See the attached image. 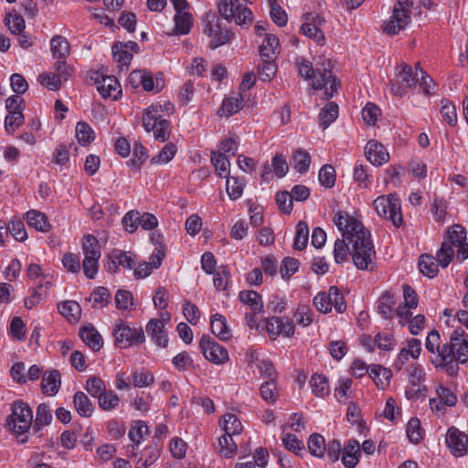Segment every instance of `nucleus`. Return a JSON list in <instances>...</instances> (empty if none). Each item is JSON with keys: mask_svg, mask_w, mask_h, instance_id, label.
<instances>
[{"mask_svg": "<svg viewBox=\"0 0 468 468\" xmlns=\"http://www.w3.org/2000/svg\"><path fill=\"white\" fill-rule=\"evenodd\" d=\"M113 259L119 266L132 270L135 266L136 257L131 251L113 250Z\"/></svg>", "mask_w": 468, "mask_h": 468, "instance_id": "603ef678", "label": "nucleus"}, {"mask_svg": "<svg viewBox=\"0 0 468 468\" xmlns=\"http://www.w3.org/2000/svg\"><path fill=\"white\" fill-rule=\"evenodd\" d=\"M82 250L85 257H98L101 258V245L96 237L93 235H87L82 239Z\"/></svg>", "mask_w": 468, "mask_h": 468, "instance_id": "c03bdc74", "label": "nucleus"}, {"mask_svg": "<svg viewBox=\"0 0 468 468\" xmlns=\"http://www.w3.org/2000/svg\"><path fill=\"white\" fill-rule=\"evenodd\" d=\"M154 381V375L147 370H140L133 373V383L135 388L149 387Z\"/></svg>", "mask_w": 468, "mask_h": 468, "instance_id": "e2e57ef3", "label": "nucleus"}, {"mask_svg": "<svg viewBox=\"0 0 468 468\" xmlns=\"http://www.w3.org/2000/svg\"><path fill=\"white\" fill-rule=\"evenodd\" d=\"M411 0H398L394 5L390 18L384 22L382 29L388 35H396L411 21Z\"/></svg>", "mask_w": 468, "mask_h": 468, "instance_id": "39448f33", "label": "nucleus"}, {"mask_svg": "<svg viewBox=\"0 0 468 468\" xmlns=\"http://www.w3.org/2000/svg\"><path fill=\"white\" fill-rule=\"evenodd\" d=\"M76 137L80 144L86 145L94 140V132L88 123L80 122L76 126Z\"/></svg>", "mask_w": 468, "mask_h": 468, "instance_id": "49530a36", "label": "nucleus"}, {"mask_svg": "<svg viewBox=\"0 0 468 468\" xmlns=\"http://www.w3.org/2000/svg\"><path fill=\"white\" fill-rule=\"evenodd\" d=\"M26 220L29 227L42 232H48L50 229V224L44 213L37 210H30L26 214Z\"/></svg>", "mask_w": 468, "mask_h": 468, "instance_id": "b1692460", "label": "nucleus"}, {"mask_svg": "<svg viewBox=\"0 0 468 468\" xmlns=\"http://www.w3.org/2000/svg\"><path fill=\"white\" fill-rule=\"evenodd\" d=\"M99 406L103 410H112L115 409L119 404V397L112 390L105 391L102 395L98 398Z\"/></svg>", "mask_w": 468, "mask_h": 468, "instance_id": "680f3d73", "label": "nucleus"}, {"mask_svg": "<svg viewBox=\"0 0 468 468\" xmlns=\"http://www.w3.org/2000/svg\"><path fill=\"white\" fill-rule=\"evenodd\" d=\"M146 158L147 153L145 147L141 143H135L133 149V158L128 164L132 168L138 170Z\"/></svg>", "mask_w": 468, "mask_h": 468, "instance_id": "864d4df0", "label": "nucleus"}, {"mask_svg": "<svg viewBox=\"0 0 468 468\" xmlns=\"http://www.w3.org/2000/svg\"><path fill=\"white\" fill-rule=\"evenodd\" d=\"M233 435H224L218 438V453L225 458H231L237 453V443L234 441Z\"/></svg>", "mask_w": 468, "mask_h": 468, "instance_id": "473e14b6", "label": "nucleus"}, {"mask_svg": "<svg viewBox=\"0 0 468 468\" xmlns=\"http://www.w3.org/2000/svg\"><path fill=\"white\" fill-rule=\"evenodd\" d=\"M50 46L52 55L55 58H66L69 55V43L62 36H55L50 41Z\"/></svg>", "mask_w": 468, "mask_h": 468, "instance_id": "bb28decb", "label": "nucleus"}, {"mask_svg": "<svg viewBox=\"0 0 468 468\" xmlns=\"http://www.w3.org/2000/svg\"><path fill=\"white\" fill-rule=\"evenodd\" d=\"M242 101L243 99L241 94L226 98L219 110L220 115H226L229 117L238 112L242 107Z\"/></svg>", "mask_w": 468, "mask_h": 468, "instance_id": "f704fd0d", "label": "nucleus"}, {"mask_svg": "<svg viewBox=\"0 0 468 468\" xmlns=\"http://www.w3.org/2000/svg\"><path fill=\"white\" fill-rule=\"evenodd\" d=\"M447 233L452 247H461L466 239L465 229L459 224L453 225Z\"/></svg>", "mask_w": 468, "mask_h": 468, "instance_id": "09e8293b", "label": "nucleus"}, {"mask_svg": "<svg viewBox=\"0 0 468 468\" xmlns=\"http://www.w3.org/2000/svg\"><path fill=\"white\" fill-rule=\"evenodd\" d=\"M7 425L16 434H24L29 431L33 422V412L30 407L21 401L13 405L12 414L7 418Z\"/></svg>", "mask_w": 468, "mask_h": 468, "instance_id": "0eeeda50", "label": "nucleus"}, {"mask_svg": "<svg viewBox=\"0 0 468 468\" xmlns=\"http://www.w3.org/2000/svg\"><path fill=\"white\" fill-rule=\"evenodd\" d=\"M82 341L94 351H99L102 346V338L93 326H86L80 332Z\"/></svg>", "mask_w": 468, "mask_h": 468, "instance_id": "393cba45", "label": "nucleus"}, {"mask_svg": "<svg viewBox=\"0 0 468 468\" xmlns=\"http://www.w3.org/2000/svg\"><path fill=\"white\" fill-rule=\"evenodd\" d=\"M366 156L367 160L375 165H381L388 162L389 158V154L385 146L376 141H369L367 144Z\"/></svg>", "mask_w": 468, "mask_h": 468, "instance_id": "4468645a", "label": "nucleus"}, {"mask_svg": "<svg viewBox=\"0 0 468 468\" xmlns=\"http://www.w3.org/2000/svg\"><path fill=\"white\" fill-rule=\"evenodd\" d=\"M61 385L60 373L57 369L47 371L42 378L41 389L48 396H54L58 393Z\"/></svg>", "mask_w": 468, "mask_h": 468, "instance_id": "dca6fc26", "label": "nucleus"}, {"mask_svg": "<svg viewBox=\"0 0 468 468\" xmlns=\"http://www.w3.org/2000/svg\"><path fill=\"white\" fill-rule=\"evenodd\" d=\"M318 178L324 187H333L335 184V168L330 165H324L319 171Z\"/></svg>", "mask_w": 468, "mask_h": 468, "instance_id": "4d7b16f0", "label": "nucleus"}, {"mask_svg": "<svg viewBox=\"0 0 468 468\" xmlns=\"http://www.w3.org/2000/svg\"><path fill=\"white\" fill-rule=\"evenodd\" d=\"M338 117V105L335 102H328L321 109L319 113V124L326 129Z\"/></svg>", "mask_w": 468, "mask_h": 468, "instance_id": "cd10ccee", "label": "nucleus"}, {"mask_svg": "<svg viewBox=\"0 0 468 468\" xmlns=\"http://www.w3.org/2000/svg\"><path fill=\"white\" fill-rule=\"evenodd\" d=\"M441 113L443 119L452 126L457 122L456 108L452 102L448 100L441 101Z\"/></svg>", "mask_w": 468, "mask_h": 468, "instance_id": "0e129e2a", "label": "nucleus"}, {"mask_svg": "<svg viewBox=\"0 0 468 468\" xmlns=\"http://www.w3.org/2000/svg\"><path fill=\"white\" fill-rule=\"evenodd\" d=\"M239 300L247 304L252 311H261L263 304L261 295L256 291H242L239 292Z\"/></svg>", "mask_w": 468, "mask_h": 468, "instance_id": "a19ab883", "label": "nucleus"}, {"mask_svg": "<svg viewBox=\"0 0 468 468\" xmlns=\"http://www.w3.org/2000/svg\"><path fill=\"white\" fill-rule=\"evenodd\" d=\"M218 7L219 14L226 20L234 19L239 26L252 23V12L242 4L241 0H219Z\"/></svg>", "mask_w": 468, "mask_h": 468, "instance_id": "423d86ee", "label": "nucleus"}, {"mask_svg": "<svg viewBox=\"0 0 468 468\" xmlns=\"http://www.w3.org/2000/svg\"><path fill=\"white\" fill-rule=\"evenodd\" d=\"M360 445L356 440L348 441L342 453V463L346 468H355L359 461Z\"/></svg>", "mask_w": 468, "mask_h": 468, "instance_id": "f3484780", "label": "nucleus"}, {"mask_svg": "<svg viewBox=\"0 0 468 468\" xmlns=\"http://www.w3.org/2000/svg\"><path fill=\"white\" fill-rule=\"evenodd\" d=\"M309 229L304 221H300L296 226V236L293 242V248L297 250H303L308 241Z\"/></svg>", "mask_w": 468, "mask_h": 468, "instance_id": "a18cd8bd", "label": "nucleus"}, {"mask_svg": "<svg viewBox=\"0 0 468 468\" xmlns=\"http://www.w3.org/2000/svg\"><path fill=\"white\" fill-rule=\"evenodd\" d=\"M407 435L413 443H419L422 439V430L418 419L412 418L410 420L407 425Z\"/></svg>", "mask_w": 468, "mask_h": 468, "instance_id": "338daca9", "label": "nucleus"}, {"mask_svg": "<svg viewBox=\"0 0 468 468\" xmlns=\"http://www.w3.org/2000/svg\"><path fill=\"white\" fill-rule=\"evenodd\" d=\"M308 449L312 455L323 457L326 450L324 437L318 433L312 434L308 440Z\"/></svg>", "mask_w": 468, "mask_h": 468, "instance_id": "37998d69", "label": "nucleus"}, {"mask_svg": "<svg viewBox=\"0 0 468 468\" xmlns=\"http://www.w3.org/2000/svg\"><path fill=\"white\" fill-rule=\"evenodd\" d=\"M373 206L379 216L391 220L395 227L402 224L400 201L396 195L380 196L375 199Z\"/></svg>", "mask_w": 468, "mask_h": 468, "instance_id": "6e6552de", "label": "nucleus"}, {"mask_svg": "<svg viewBox=\"0 0 468 468\" xmlns=\"http://www.w3.org/2000/svg\"><path fill=\"white\" fill-rule=\"evenodd\" d=\"M380 113V109L375 103L367 102L362 110V118L367 125H374Z\"/></svg>", "mask_w": 468, "mask_h": 468, "instance_id": "bf43d9fd", "label": "nucleus"}, {"mask_svg": "<svg viewBox=\"0 0 468 468\" xmlns=\"http://www.w3.org/2000/svg\"><path fill=\"white\" fill-rule=\"evenodd\" d=\"M175 33L176 35H186L190 31L193 26V16L189 12L176 13L175 17Z\"/></svg>", "mask_w": 468, "mask_h": 468, "instance_id": "7c9ffc66", "label": "nucleus"}, {"mask_svg": "<svg viewBox=\"0 0 468 468\" xmlns=\"http://www.w3.org/2000/svg\"><path fill=\"white\" fill-rule=\"evenodd\" d=\"M222 428L228 435H239L243 430L240 420L232 413H227L223 416Z\"/></svg>", "mask_w": 468, "mask_h": 468, "instance_id": "e433bc0d", "label": "nucleus"}, {"mask_svg": "<svg viewBox=\"0 0 468 468\" xmlns=\"http://www.w3.org/2000/svg\"><path fill=\"white\" fill-rule=\"evenodd\" d=\"M115 306L121 311H130L135 308L133 294L127 290H118L114 297Z\"/></svg>", "mask_w": 468, "mask_h": 468, "instance_id": "72a5a7b5", "label": "nucleus"}, {"mask_svg": "<svg viewBox=\"0 0 468 468\" xmlns=\"http://www.w3.org/2000/svg\"><path fill=\"white\" fill-rule=\"evenodd\" d=\"M148 433V427L146 424L142 421L138 420L134 423V425L130 429L129 431V438L132 441L134 442V445H133V455H135L134 450L135 446L137 447L141 441L144 440V436Z\"/></svg>", "mask_w": 468, "mask_h": 468, "instance_id": "79ce46f5", "label": "nucleus"}, {"mask_svg": "<svg viewBox=\"0 0 468 468\" xmlns=\"http://www.w3.org/2000/svg\"><path fill=\"white\" fill-rule=\"evenodd\" d=\"M278 48L279 39L275 36L266 35L259 50L261 59L268 58L269 60H275Z\"/></svg>", "mask_w": 468, "mask_h": 468, "instance_id": "aec40b11", "label": "nucleus"}, {"mask_svg": "<svg viewBox=\"0 0 468 468\" xmlns=\"http://www.w3.org/2000/svg\"><path fill=\"white\" fill-rule=\"evenodd\" d=\"M334 222L342 232V236L352 244L354 264L359 270H373L374 247L370 240V233L365 229L360 221L346 212H338Z\"/></svg>", "mask_w": 468, "mask_h": 468, "instance_id": "f03ea898", "label": "nucleus"}, {"mask_svg": "<svg viewBox=\"0 0 468 468\" xmlns=\"http://www.w3.org/2000/svg\"><path fill=\"white\" fill-rule=\"evenodd\" d=\"M310 386L313 393L316 397L324 398L329 394L330 388L325 377L314 374L311 377Z\"/></svg>", "mask_w": 468, "mask_h": 468, "instance_id": "4c0bfd02", "label": "nucleus"}, {"mask_svg": "<svg viewBox=\"0 0 468 468\" xmlns=\"http://www.w3.org/2000/svg\"><path fill=\"white\" fill-rule=\"evenodd\" d=\"M305 22L302 25L300 31L309 38L314 39L320 45H324L325 37L324 32L317 27L315 24L310 22L311 14L307 13L304 15Z\"/></svg>", "mask_w": 468, "mask_h": 468, "instance_id": "4be33fe9", "label": "nucleus"}, {"mask_svg": "<svg viewBox=\"0 0 468 468\" xmlns=\"http://www.w3.org/2000/svg\"><path fill=\"white\" fill-rule=\"evenodd\" d=\"M146 333L159 346L165 347L168 342L165 333V322L160 319H151L145 327Z\"/></svg>", "mask_w": 468, "mask_h": 468, "instance_id": "2eb2a0df", "label": "nucleus"}, {"mask_svg": "<svg viewBox=\"0 0 468 468\" xmlns=\"http://www.w3.org/2000/svg\"><path fill=\"white\" fill-rule=\"evenodd\" d=\"M299 74L307 80H313L312 86L315 90L324 89L325 98L329 99L337 92L340 80L325 67L321 69L317 65L314 69L310 61L302 58L296 62Z\"/></svg>", "mask_w": 468, "mask_h": 468, "instance_id": "7ed1b4c3", "label": "nucleus"}, {"mask_svg": "<svg viewBox=\"0 0 468 468\" xmlns=\"http://www.w3.org/2000/svg\"><path fill=\"white\" fill-rule=\"evenodd\" d=\"M441 336L438 331L432 330L429 333L425 346L426 349L435 355L431 358V363L435 367H442L450 376H456L459 371L457 363H466L468 361V340L465 333L455 330L449 343L441 346Z\"/></svg>", "mask_w": 468, "mask_h": 468, "instance_id": "f257e3e1", "label": "nucleus"}, {"mask_svg": "<svg viewBox=\"0 0 468 468\" xmlns=\"http://www.w3.org/2000/svg\"><path fill=\"white\" fill-rule=\"evenodd\" d=\"M395 304L394 295L389 292H386L378 300V311L383 318L391 319Z\"/></svg>", "mask_w": 468, "mask_h": 468, "instance_id": "c756f323", "label": "nucleus"}, {"mask_svg": "<svg viewBox=\"0 0 468 468\" xmlns=\"http://www.w3.org/2000/svg\"><path fill=\"white\" fill-rule=\"evenodd\" d=\"M226 178V189L229 197L233 200L238 199L239 197H240L243 192V182L234 176H228Z\"/></svg>", "mask_w": 468, "mask_h": 468, "instance_id": "6e6d98bb", "label": "nucleus"}, {"mask_svg": "<svg viewBox=\"0 0 468 468\" xmlns=\"http://www.w3.org/2000/svg\"><path fill=\"white\" fill-rule=\"evenodd\" d=\"M454 256V250L448 241H443L436 254V261L441 267L446 268Z\"/></svg>", "mask_w": 468, "mask_h": 468, "instance_id": "de8ad7c7", "label": "nucleus"}, {"mask_svg": "<svg viewBox=\"0 0 468 468\" xmlns=\"http://www.w3.org/2000/svg\"><path fill=\"white\" fill-rule=\"evenodd\" d=\"M199 346L204 356L211 363L220 365L229 360L228 350L208 335H203Z\"/></svg>", "mask_w": 468, "mask_h": 468, "instance_id": "9b49d317", "label": "nucleus"}, {"mask_svg": "<svg viewBox=\"0 0 468 468\" xmlns=\"http://www.w3.org/2000/svg\"><path fill=\"white\" fill-rule=\"evenodd\" d=\"M446 443L451 452L456 456H463L467 452L468 437L455 427L448 430L446 435Z\"/></svg>", "mask_w": 468, "mask_h": 468, "instance_id": "ddd939ff", "label": "nucleus"}, {"mask_svg": "<svg viewBox=\"0 0 468 468\" xmlns=\"http://www.w3.org/2000/svg\"><path fill=\"white\" fill-rule=\"evenodd\" d=\"M370 377L378 388L384 390L389 386L392 372L389 368L380 365H372L370 367Z\"/></svg>", "mask_w": 468, "mask_h": 468, "instance_id": "a211bd4d", "label": "nucleus"}, {"mask_svg": "<svg viewBox=\"0 0 468 468\" xmlns=\"http://www.w3.org/2000/svg\"><path fill=\"white\" fill-rule=\"evenodd\" d=\"M211 163L214 165L215 171L218 176H229L230 162L222 153L213 151L211 153Z\"/></svg>", "mask_w": 468, "mask_h": 468, "instance_id": "c85d7f7f", "label": "nucleus"}, {"mask_svg": "<svg viewBox=\"0 0 468 468\" xmlns=\"http://www.w3.org/2000/svg\"><path fill=\"white\" fill-rule=\"evenodd\" d=\"M111 293L106 287H97L90 294V300L93 302V307L100 304L101 307L110 303Z\"/></svg>", "mask_w": 468, "mask_h": 468, "instance_id": "052dcab7", "label": "nucleus"}, {"mask_svg": "<svg viewBox=\"0 0 468 468\" xmlns=\"http://www.w3.org/2000/svg\"><path fill=\"white\" fill-rule=\"evenodd\" d=\"M420 69L419 64L416 65V70ZM397 77L400 79V82L405 88H412L419 80V74L417 71H413V69L408 65L403 64L400 69L397 73Z\"/></svg>", "mask_w": 468, "mask_h": 468, "instance_id": "a878e982", "label": "nucleus"}, {"mask_svg": "<svg viewBox=\"0 0 468 468\" xmlns=\"http://www.w3.org/2000/svg\"><path fill=\"white\" fill-rule=\"evenodd\" d=\"M277 66L274 60L264 58L261 65L258 68V76L261 80L269 81L275 76Z\"/></svg>", "mask_w": 468, "mask_h": 468, "instance_id": "3c124183", "label": "nucleus"}, {"mask_svg": "<svg viewBox=\"0 0 468 468\" xmlns=\"http://www.w3.org/2000/svg\"><path fill=\"white\" fill-rule=\"evenodd\" d=\"M113 335L116 344L122 348L140 345L145 341L144 332L141 327L132 328L122 322L115 325Z\"/></svg>", "mask_w": 468, "mask_h": 468, "instance_id": "9d476101", "label": "nucleus"}, {"mask_svg": "<svg viewBox=\"0 0 468 468\" xmlns=\"http://www.w3.org/2000/svg\"><path fill=\"white\" fill-rule=\"evenodd\" d=\"M271 6V16L275 24L283 27L287 24V15L277 4V0H268Z\"/></svg>", "mask_w": 468, "mask_h": 468, "instance_id": "69168bd1", "label": "nucleus"}, {"mask_svg": "<svg viewBox=\"0 0 468 468\" xmlns=\"http://www.w3.org/2000/svg\"><path fill=\"white\" fill-rule=\"evenodd\" d=\"M94 75L95 76L91 77V79L94 80L99 93L103 98H113L116 100L118 94L121 93L117 79L113 76L101 75L99 72H95Z\"/></svg>", "mask_w": 468, "mask_h": 468, "instance_id": "f8f14e48", "label": "nucleus"}, {"mask_svg": "<svg viewBox=\"0 0 468 468\" xmlns=\"http://www.w3.org/2000/svg\"><path fill=\"white\" fill-rule=\"evenodd\" d=\"M347 239H337L335 242L334 258L336 263H342L346 261L349 254V248L346 244Z\"/></svg>", "mask_w": 468, "mask_h": 468, "instance_id": "13d9d810", "label": "nucleus"}, {"mask_svg": "<svg viewBox=\"0 0 468 468\" xmlns=\"http://www.w3.org/2000/svg\"><path fill=\"white\" fill-rule=\"evenodd\" d=\"M310 164L311 156L308 152L303 149L294 151L292 154V166L297 172L301 174L305 173L309 169Z\"/></svg>", "mask_w": 468, "mask_h": 468, "instance_id": "58836bf2", "label": "nucleus"}, {"mask_svg": "<svg viewBox=\"0 0 468 468\" xmlns=\"http://www.w3.org/2000/svg\"><path fill=\"white\" fill-rule=\"evenodd\" d=\"M176 150V144L172 143L166 144L158 154L151 158V163L156 165L166 164L174 158Z\"/></svg>", "mask_w": 468, "mask_h": 468, "instance_id": "8fccbe9b", "label": "nucleus"}, {"mask_svg": "<svg viewBox=\"0 0 468 468\" xmlns=\"http://www.w3.org/2000/svg\"><path fill=\"white\" fill-rule=\"evenodd\" d=\"M164 109L161 104H153L147 108L144 117V127L147 132L153 131L154 139L165 142L170 133L169 122L163 118Z\"/></svg>", "mask_w": 468, "mask_h": 468, "instance_id": "20e7f679", "label": "nucleus"}, {"mask_svg": "<svg viewBox=\"0 0 468 468\" xmlns=\"http://www.w3.org/2000/svg\"><path fill=\"white\" fill-rule=\"evenodd\" d=\"M73 404L76 411L81 417H90L93 413L94 407L88 396L82 392L78 391L73 396Z\"/></svg>", "mask_w": 468, "mask_h": 468, "instance_id": "412c9836", "label": "nucleus"}, {"mask_svg": "<svg viewBox=\"0 0 468 468\" xmlns=\"http://www.w3.org/2000/svg\"><path fill=\"white\" fill-rule=\"evenodd\" d=\"M261 398L268 403H274L279 397L277 380H266L260 388Z\"/></svg>", "mask_w": 468, "mask_h": 468, "instance_id": "ea45409f", "label": "nucleus"}, {"mask_svg": "<svg viewBox=\"0 0 468 468\" xmlns=\"http://www.w3.org/2000/svg\"><path fill=\"white\" fill-rule=\"evenodd\" d=\"M210 328L212 333L220 340L227 341L231 337V331L227 325V320L219 314L212 315Z\"/></svg>", "mask_w": 468, "mask_h": 468, "instance_id": "6ab92c4d", "label": "nucleus"}, {"mask_svg": "<svg viewBox=\"0 0 468 468\" xmlns=\"http://www.w3.org/2000/svg\"><path fill=\"white\" fill-rule=\"evenodd\" d=\"M58 309L61 315L69 322L76 323L80 319L81 307L75 301H65L58 304Z\"/></svg>", "mask_w": 468, "mask_h": 468, "instance_id": "5701e85b", "label": "nucleus"}, {"mask_svg": "<svg viewBox=\"0 0 468 468\" xmlns=\"http://www.w3.org/2000/svg\"><path fill=\"white\" fill-rule=\"evenodd\" d=\"M313 303L316 309L324 314L329 313L333 306L339 314L344 313L346 309L343 293L335 286H331L328 292H319L314 296Z\"/></svg>", "mask_w": 468, "mask_h": 468, "instance_id": "1a4fd4ad", "label": "nucleus"}, {"mask_svg": "<svg viewBox=\"0 0 468 468\" xmlns=\"http://www.w3.org/2000/svg\"><path fill=\"white\" fill-rule=\"evenodd\" d=\"M282 444L288 451L292 452L297 455H299L300 452L304 449L303 442L292 433H287L282 438Z\"/></svg>", "mask_w": 468, "mask_h": 468, "instance_id": "774afa93", "label": "nucleus"}, {"mask_svg": "<svg viewBox=\"0 0 468 468\" xmlns=\"http://www.w3.org/2000/svg\"><path fill=\"white\" fill-rule=\"evenodd\" d=\"M86 389L92 397L99 398L106 391V387L101 378L92 376L87 379Z\"/></svg>", "mask_w": 468, "mask_h": 468, "instance_id": "5fc2aeb1", "label": "nucleus"}, {"mask_svg": "<svg viewBox=\"0 0 468 468\" xmlns=\"http://www.w3.org/2000/svg\"><path fill=\"white\" fill-rule=\"evenodd\" d=\"M419 266L421 273L429 278L435 277L439 271L438 262L431 255H421Z\"/></svg>", "mask_w": 468, "mask_h": 468, "instance_id": "c9c22d12", "label": "nucleus"}, {"mask_svg": "<svg viewBox=\"0 0 468 468\" xmlns=\"http://www.w3.org/2000/svg\"><path fill=\"white\" fill-rule=\"evenodd\" d=\"M52 420V413L49 407L46 403H41L37 408L36 419L33 429L37 431H40L43 427L50 424Z\"/></svg>", "mask_w": 468, "mask_h": 468, "instance_id": "2f4dec72", "label": "nucleus"}]
</instances>
